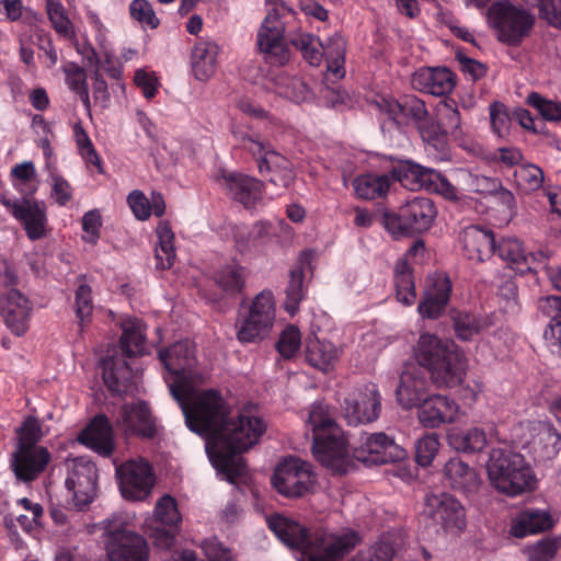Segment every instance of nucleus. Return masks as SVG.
<instances>
[{
  "mask_svg": "<svg viewBox=\"0 0 561 561\" xmlns=\"http://www.w3.org/2000/svg\"><path fill=\"white\" fill-rule=\"evenodd\" d=\"M517 190L524 194H530L542 187L545 174L540 167L526 163L517 167L513 174Z\"/></svg>",
  "mask_w": 561,
  "mask_h": 561,
  "instance_id": "nucleus-46",
  "label": "nucleus"
},
{
  "mask_svg": "<svg viewBox=\"0 0 561 561\" xmlns=\"http://www.w3.org/2000/svg\"><path fill=\"white\" fill-rule=\"evenodd\" d=\"M339 358V351L328 341L309 339L306 344V360L321 371L333 369Z\"/></svg>",
  "mask_w": 561,
  "mask_h": 561,
  "instance_id": "nucleus-41",
  "label": "nucleus"
},
{
  "mask_svg": "<svg viewBox=\"0 0 561 561\" xmlns=\"http://www.w3.org/2000/svg\"><path fill=\"white\" fill-rule=\"evenodd\" d=\"M425 512L430 518L446 531H461L466 526V514L461 503L451 494L440 492L428 494Z\"/></svg>",
  "mask_w": 561,
  "mask_h": 561,
  "instance_id": "nucleus-21",
  "label": "nucleus"
},
{
  "mask_svg": "<svg viewBox=\"0 0 561 561\" xmlns=\"http://www.w3.org/2000/svg\"><path fill=\"white\" fill-rule=\"evenodd\" d=\"M433 169L424 168L412 161H399L389 171L392 176L391 182H399L403 187L410 191L426 190L427 176L432 173Z\"/></svg>",
  "mask_w": 561,
  "mask_h": 561,
  "instance_id": "nucleus-38",
  "label": "nucleus"
},
{
  "mask_svg": "<svg viewBox=\"0 0 561 561\" xmlns=\"http://www.w3.org/2000/svg\"><path fill=\"white\" fill-rule=\"evenodd\" d=\"M417 128L422 139L438 151L442 158L448 154V137L450 135L437 122H430L427 118Z\"/></svg>",
  "mask_w": 561,
  "mask_h": 561,
  "instance_id": "nucleus-50",
  "label": "nucleus"
},
{
  "mask_svg": "<svg viewBox=\"0 0 561 561\" xmlns=\"http://www.w3.org/2000/svg\"><path fill=\"white\" fill-rule=\"evenodd\" d=\"M490 186V192L495 197L499 205L503 207V210L510 218L517 215V203L514 194L502 185V182L497 179L484 178Z\"/></svg>",
  "mask_w": 561,
  "mask_h": 561,
  "instance_id": "nucleus-58",
  "label": "nucleus"
},
{
  "mask_svg": "<svg viewBox=\"0 0 561 561\" xmlns=\"http://www.w3.org/2000/svg\"><path fill=\"white\" fill-rule=\"evenodd\" d=\"M115 424L126 436L151 439L157 434L156 419L148 403L142 400L123 404L118 410Z\"/></svg>",
  "mask_w": 561,
  "mask_h": 561,
  "instance_id": "nucleus-20",
  "label": "nucleus"
},
{
  "mask_svg": "<svg viewBox=\"0 0 561 561\" xmlns=\"http://www.w3.org/2000/svg\"><path fill=\"white\" fill-rule=\"evenodd\" d=\"M79 440L100 456L110 457L114 450V434L108 417L104 414L95 415L79 434Z\"/></svg>",
  "mask_w": 561,
  "mask_h": 561,
  "instance_id": "nucleus-32",
  "label": "nucleus"
},
{
  "mask_svg": "<svg viewBox=\"0 0 561 561\" xmlns=\"http://www.w3.org/2000/svg\"><path fill=\"white\" fill-rule=\"evenodd\" d=\"M436 217L434 203L427 197H414L398 211L385 210L381 224L396 239L428 230Z\"/></svg>",
  "mask_w": 561,
  "mask_h": 561,
  "instance_id": "nucleus-10",
  "label": "nucleus"
},
{
  "mask_svg": "<svg viewBox=\"0 0 561 561\" xmlns=\"http://www.w3.org/2000/svg\"><path fill=\"white\" fill-rule=\"evenodd\" d=\"M428 389L427 373L423 368H407L402 371L396 389L397 401L403 409L416 408L427 397Z\"/></svg>",
  "mask_w": 561,
  "mask_h": 561,
  "instance_id": "nucleus-27",
  "label": "nucleus"
},
{
  "mask_svg": "<svg viewBox=\"0 0 561 561\" xmlns=\"http://www.w3.org/2000/svg\"><path fill=\"white\" fill-rule=\"evenodd\" d=\"M486 469L494 488L508 496L530 492L536 485L530 465L522 454L510 448H493Z\"/></svg>",
  "mask_w": 561,
  "mask_h": 561,
  "instance_id": "nucleus-6",
  "label": "nucleus"
},
{
  "mask_svg": "<svg viewBox=\"0 0 561 561\" xmlns=\"http://www.w3.org/2000/svg\"><path fill=\"white\" fill-rule=\"evenodd\" d=\"M271 482L283 496L298 499L312 491L317 479L311 463L297 457H288L277 465Z\"/></svg>",
  "mask_w": 561,
  "mask_h": 561,
  "instance_id": "nucleus-14",
  "label": "nucleus"
},
{
  "mask_svg": "<svg viewBox=\"0 0 561 561\" xmlns=\"http://www.w3.org/2000/svg\"><path fill=\"white\" fill-rule=\"evenodd\" d=\"M268 9L256 35V45L265 62L284 66L290 51L285 38L286 25L296 18V11L283 0H266Z\"/></svg>",
  "mask_w": 561,
  "mask_h": 561,
  "instance_id": "nucleus-7",
  "label": "nucleus"
},
{
  "mask_svg": "<svg viewBox=\"0 0 561 561\" xmlns=\"http://www.w3.org/2000/svg\"><path fill=\"white\" fill-rule=\"evenodd\" d=\"M439 447L438 437L435 433L427 434L415 444V460L422 467H427L434 460Z\"/></svg>",
  "mask_w": 561,
  "mask_h": 561,
  "instance_id": "nucleus-60",
  "label": "nucleus"
},
{
  "mask_svg": "<svg viewBox=\"0 0 561 561\" xmlns=\"http://www.w3.org/2000/svg\"><path fill=\"white\" fill-rule=\"evenodd\" d=\"M426 191L437 193L448 201L458 199L457 187L454 186L444 174L434 169L427 176Z\"/></svg>",
  "mask_w": 561,
  "mask_h": 561,
  "instance_id": "nucleus-61",
  "label": "nucleus"
},
{
  "mask_svg": "<svg viewBox=\"0 0 561 561\" xmlns=\"http://www.w3.org/2000/svg\"><path fill=\"white\" fill-rule=\"evenodd\" d=\"M220 181L227 194L247 209L254 208L262 201L264 183L253 176L222 171Z\"/></svg>",
  "mask_w": 561,
  "mask_h": 561,
  "instance_id": "nucleus-25",
  "label": "nucleus"
},
{
  "mask_svg": "<svg viewBox=\"0 0 561 561\" xmlns=\"http://www.w3.org/2000/svg\"><path fill=\"white\" fill-rule=\"evenodd\" d=\"M129 13L133 19L150 28H157L160 24L152 5L147 0H133L129 4Z\"/></svg>",
  "mask_w": 561,
  "mask_h": 561,
  "instance_id": "nucleus-62",
  "label": "nucleus"
},
{
  "mask_svg": "<svg viewBox=\"0 0 561 561\" xmlns=\"http://www.w3.org/2000/svg\"><path fill=\"white\" fill-rule=\"evenodd\" d=\"M391 175L387 173H364L357 175L353 181V188L360 199L373 201L385 197L391 185Z\"/></svg>",
  "mask_w": 561,
  "mask_h": 561,
  "instance_id": "nucleus-39",
  "label": "nucleus"
},
{
  "mask_svg": "<svg viewBox=\"0 0 561 561\" xmlns=\"http://www.w3.org/2000/svg\"><path fill=\"white\" fill-rule=\"evenodd\" d=\"M276 84L278 87V93L295 103L308 102L313 99L311 88L302 78L280 76Z\"/></svg>",
  "mask_w": 561,
  "mask_h": 561,
  "instance_id": "nucleus-47",
  "label": "nucleus"
},
{
  "mask_svg": "<svg viewBox=\"0 0 561 561\" xmlns=\"http://www.w3.org/2000/svg\"><path fill=\"white\" fill-rule=\"evenodd\" d=\"M343 411L350 425L376 421L381 412V396L377 385L368 382L353 391L345 399Z\"/></svg>",
  "mask_w": 561,
  "mask_h": 561,
  "instance_id": "nucleus-19",
  "label": "nucleus"
},
{
  "mask_svg": "<svg viewBox=\"0 0 561 561\" xmlns=\"http://www.w3.org/2000/svg\"><path fill=\"white\" fill-rule=\"evenodd\" d=\"M158 245L156 248L157 268L169 270L175 260L174 233L167 221L159 222L157 227Z\"/></svg>",
  "mask_w": 561,
  "mask_h": 561,
  "instance_id": "nucleus-45",
  "label": "nucleus"
},
{
  "mask_svg": "<svg viewBox=\"0 0 561 561\" xmlns=\"http://www.w3.org/2000/svg\"><path fill=\"white\" fill-rule=\"evenodd\" d=\"M488 18L497 31L499 41L510 46L520 45L530 35L536 22L528 9L510 1L494 2L489 8Z\"/></svg>",
  "mask_w": 561,
  "mask_h": 561,
  "instance_id": "nucleus-12",
  "label": "nucleus"
},
{
  "mask_svg": "<svg viewBox=\"0 0 561 561\" xmlns=\"http://www.w3.org/2000/svg\"><path fill=\"white\" fill-rule=\"evenodd\" d=\"M538 443L543 456L552 458L561 450V434L550 423H543L539 428Z\"/></svg>",
  "mask_w": 561,
  "mask_h": 561,
  "instance_id": "nucleus-59",
  "label": "nucleus"
},
{
  "mask_svg": "<svg viewBox=\"0 0 561 561\" xmlns=\"http://www.w3.org/2000/svg\"><path fill=\"white\" fill-rule=\"evenodd\" d=\"M62 70L68 88L80 98L87 108H90V96L84 69L71 61L68 62Z\"/></svg>",
  "mask_w": 561,
  "mask_h": 561,
  "instance_id": "nucleus-49",
  "label": "nucleus"
},
{
  "mask_svg": "<svg viewBox=\"0 0 561 561\" xmlns=\"http://www.w3.org/2000/svg\"><path fill=\"white\" fill-rule=\"evenodd\" d=\"M307 426L312 431V454L324 467L346 473L351 466L350 443L321 402L310 407Z\"/></svg>",
  "mask_w": 561,
  "mask_h": 561,
  "instance_id": "nucleus-3",
  "label": "nucleus"
},
{
  "mask_svg": "<svg viewBox=\"0 0 561 561\" xmlns=\"http://www.w3.org/2000/svg\"><path fill=\"white\" fill-rule=\"evenodd\" d=\"M179 531V526H168L160 523H154L150 527V537L153 545L161 549H170L175 543V537Z\"/></svg>",
  "mask_w": 561,
  "mask_h": 561,
  "instance_id": "nucleus-63",
  "label": "nucleus"
},
{
  "mask_svg": "<svg viewBox=\"0 0 561 561\" xmlns=\"http://www.w3.org/2000/svg\"><path fill=\"white\" fill-rule=\"evenodd\" d=\"M233 137L239 141L240 147L253 157L259 172L268 183L280 188H287L293 183L295 173L291 163L276 151L270 141L242 130H233Z\"/></svg>",
  "mask_w": 561,
  "mask_h": 561,
  "instance_id": "nucleus-8",
  "label": "nucleus"
},
{
  "mask_svg": "<svg viewBox=\"0 0 561 561\" xmlns=\"http://www.w3.org/2000/svg\"><path fill=\"white\" fill-rule=\"evenodd\" d=\"M16 448L42 447L38 445V442L43 438L44 433L42 424L36 416L30 415L25 417L21 426L16 430Z\"/></svg>",
  "mask_w": 561,
  "mask_h": 561,
  "instance_id": "nucleus-53",
  "label": "nucleus"
},
{
  "mask_svg": "<svg viewBox=\"0 0 561 561\" xmlns=\"http://www.w3.org/2000/svg\"><path fill=\"white\" fill-rule=\"evenodd\" d=\"M176 401L188 430L206 438L213 466L234 483L244 472L243 459L236 456L257 444L266 431L259 405L245 402L232 413L229 402L216 389H193Z\"/></svg>",
  "mask_w": 561,
  "mask_h": 561,
  "instance_id": "nucleus-1",
  "label": "nucleus"
},
{
  "mask_svg": "<svg viewBox=\"0 0 561 561\" xmlns=\"http://www.w3.org/2000/svg\"><path fill=\"white\" fill-rule=\"evenodd\" d=\"M218 45L207 38H198L192 48L191 66L194 77L206 81L214 76L217 66Z\"/></svg>",
  "mask_w": 561,
  "mask_h": 561,
  "instance_id": "nucleus-37",
  "label": "nucleus"
},
{
  "mask_svg": "<svg viewBox=\"0 0 561 561\" xmlns=\"http://www.w3.org/2000/svg\"><path fill=\"white\" fill-rule=\"evenodd\" d=\"M415 357L437 387L454 388L462 382L466 358L453 341L424 333L417 341Z\"/></svg>",
  "mask_w": 561,
  "mask_h": 561,
  "instance_id": "nucleus-4",
  "label": "nucleus"
},
{
  "mask_svg": "<svg viewBox=\"0 0 561 561\" xmlns=\"http://www.w3.org/2000/svg\"><path fill=\"white\" fill-rule=\"evenodd\" d=\"M506 266L520 275L533 271L535 256L525 251L522 242L515 238H501L496 240L494 253Z\"/></svg>",
  "mask_w": 561,
  "mask_h": 561,
  "instance_id": "nucleus-36",
  "label": "nucleus"
},
{
  "mask_svg": "<svg viewBox=\"0 0 561 561\" xmlns=\"http://www.w3.org/2000/svg\"><path fill=\"white\" fill-rule=\"evenodd\" d=\"M144 323L138 319H128L122 324V355L106 356L102 359V378L112 396L126 393L134 379V369L126 358L145 353L146 335Z\"/></svg>",
  "mask_w": 561,
  "mask_h": 561,
  "instance_id": "nucleus-5",
  "label": "nucleus"
},
{
  "mask_svg": "<svg viewBox=\"0 0 561 561\" xmlns=\"http://www.w3.org/2000/svg\"><path fill=\"white\" fill-rule=\"evenodd\" d=\"M301 345V334L297 327L287 325L276 343V350L285 359L293 358Z\"/></svg>",
  "mask_w": 561,
  "mask_h": 561,
  "instance_id": "nucleus-56",
  "label": "nucleus"
},
{
  "mask_svg": "<svg viewBox=\"0 0 561 561\" xmlns=\"http://www.w3.org/2000/svg\"><path fill=\"white\" fill-rule=\"evenodd\" d=\"M305 273L301 266L290 271L289 282L286 287V299L284 302L285 310L294 316L299 310V305L305 298L306 288L304 285Z\"/></svg>",
  "mask_w": 561,
  "mask_h": 561,
  "instance_id": "nucleus-48",
  "label": "nucleus"
},
{
  "mask_svg": "<svg viewBox=\"0 0 561 561\" xmlns=\"http://www.w3.org/2000/svg\"><path fill=\"white\" fill-rule=\"evenodd\" d=\"M453 290V284L446 274L427 277L417 311L423 318L438 319L445 311Z\"/></svg>",
  "mask_w": 561,
  "mask_h": 561,
  "instance_id": "nucleus-23",
  "label": "nucleus"
},
{
  "mask_svg": "<svg viewBox=\"0 0 561 561\" xmlns=\"http://www.w3.org/2000/svg\"><path fill=\"white\" fill-rule=\"evenodd\" d=\"M443 476L453 490L463 494L477 492L481 483L478 471L458 457L445 463Z\"/></svg>",
  "mask_w": 561,
  "mask_h": 561,
  "instance_id": "nucleus-35",
  "label": "nucleus"
},
{
  "mask_svg": "<svg viewBox=\"0 0 561 561\" xmlns=\"http://www.w3.org/2000/svg\"><path fill=\"white\" fill-rule=\"evenodd\" d=\"M437 123L454 138L461 134L460 113L454 99L447 98L440 102Z\"/></svg>",
  "mask_w": 561,
  "mask_h": 561,
  "instance_id": "nucleus-52",
  "label": "nucleus"
},
{
  "mask_svg": "<svg viewBox=\"0 0 561 561\" xmlns=\"http://www.w3.org/2000/svg\"><path fill=\"white\" fill-rule=\"evenodd\" d=\"M417 408L421 424L428 428L454 422L459 409L454 400L442 394L427 396Z\"/></svg>",
  "mask_w": 561,
  "mask_h": 561,
  "instance_id": "nucleus-30",
  "label": "nucleus"
},
{
  "mask_svg": "<svg viewBox=\"0 0 561 561\" xmlns=\"http://www.w3.org/2000/svg\"><path fill=\"white\" fill-rule=\"evenodd\" d=\"M66 488L72 493L75 504L83 507L90 504L98 489V469L95 463L87 456L68 459Z\"/></svg>",
  "mask_w": 561,
  "mask_h": 561,
  "instance_id": "nucleus-17",
  "label": "nucleus"
},
{
  "mask_svg": "<svg viewBox=\"0 0 561 561\" xmlns=\"http://www.w3.org/2000/svg\"><path fill=\"white\" fill-rule=\"evenodd\" d=\"M353 458L367 465H382L401 461L407 450L382 432L363 433L352 447Z\"/></svg>",
  "mask_w": 561,
  "mask_h": 561,
  "instance_id": "nucleus-16",
  "label": "nucleus"
},
{
  "mask_svg": "<svg viewBox=\"0 0 561 561\" xmlns=\"http://www.w3.org/2000/svg\"><path fill=\"white\" fill-rule=\"evenodd\" d=\"M323 58L327 61L329 76L342 79L345 76L346 42L340 33H334L322 43Z\"/></svg>",
  "mask_w": 561,
  "mask_h": 561,
  "instance_id": "nucleus-40",
  "label": "nucleus"
},
{
  "mask_svg": "<svg viewBox=\"0 0 561 561\" xmlns=\"http://www.w3.org/2000/svg\"><path fill=\"white\" fill-rule=\"evenodd\" d=\"M486 434L483 430L472 427L466 431L453 432L448 435V443L457 451L474 454L486 446Z\"/></svg>",
  "mask_w": 561,
  "mask_h": 561,
  "instance_id": "nucleus-44",
  "label": "nucleus"
},
{
  "mask_svg": "<svg viewBox=\"0 0 561 561\" xmlns=\"http://www.w3.org/2000/svg\"><path fill=\"white\" fill-rule=\"evenodd\" d=\"M32 310V301L16 288L0 294V313L13 335L20 337L26 334Z\"/></svg>",
  "mask_w": 561,
  "mask_h": 561,
  "instance_id": "nucleus-22",
  "label": "nucleus"
},
{
  "mask_svg": "<svg viewBox=\"0 0 561 561\" xmlns=\"http://www.w3.org/2000/svg\"><path fill=\"white\" fill-rule=\"evenodd\" d=\"M115 476L122 496L131 501L145 500L156 481L152 466L144 458L115 462Z\"/></svg>",
  "mask_w": 561,
  "mask_h": 561,
  "instance_id": "nucleus-15",
  "label": "nucleus"
},
{
  "mask_svg": "<svg viewBox=\"0 0 561 561\" xmlns=\"http://www.w3.org/2000/svg\"><path fill=\"white\" fill-rule=\"evenodd\" d=\"M527 104L542 116L543 119L550 122L561 121V103L543 99L539 93L531 92L527 96Z\"/></svg>",
  "mask_w": 561,
  "mask_h": 561,
  "instance_id": "nucleus-57",
  "label": "nucleus"
},
{
  "mask_svg": "<svg viewBox=\"0 0 561 561\" xmlns=\"http://www.w3.org/2000/svg\"><path fill=\"white\" fill-rule=\"evenodd\" d=\"M94 309L92 289L87 284H81L75 291V313L81 329L91 321Z\"/></svg>",
  "mask_w": 561,
  "mask_h": 561,
  "instance_id": "nucleus-54",
  "label": "nucleus"
},
{
  "mask_svg": "<svg viewBox=\"0 0 561 561\" xmlns=\"http://www.w3.org/2000/svg\"><path fill=\"white\" fill-rule=\"evenodd\" d=\"M154 523L168 526H180L182 520L178 504L171 495H163L154 507Z\"/></svg>",
  "mask_w": 561,
  "mask_h": 561,
  "instance_id": "nucleus-55",
  "label": "nucleus"
},
{
  "mask_svg": "<svg viewBox=\"0 0 561 561\" xmlns=\"http://www.w3.org/2000/svg\"><path fill=\"white\" fill-rule=\"evenodd\" d=\"M290 43L302 55L304 59L310 66H319L323 59L322 42L319 37L311 34H300L291 38Z\"/></svg>",
  "mask_w": 561,
  "mask_h": 561,
  "instance_id": "nucleus-51",
  "label": "nucleus"
},
{
  "mask_svg": "<svg viewBox=\"0 0 561 561\" xmlns=\"http://www.w3.org/2000/svg\"><path fill=\"white\" fill-rule=\"evenodd\" d=\"M449 318L456 337L461 341H471L474 336L486 332L495 325L497 320L494 312L482 314L460 309H451Z\"/></svg>",
  "mask_w": 561,
  "mask_h": 561,
  "instance_id": "nucleus-29",
  "label": "nucleus"
},
{
  "mask_svg": "<svg viewBox=\"0 0 561 561\" xmlns=\"http://www.w3.org/2000/svg\"><path fill=\"white\" fill-rule=\"evenodd\" d=\"M0 202L22 225L30 240L36 241L46 236L48 218L44 202L30 197L11 199L5 196H2Z\"/></svg>",
  "mask_w": 561,
  "mask_h": 561,
  "instance_id": "nucleus-18",
  "label": "nucleus"
},
{
  "mask_svg": "<svg viewBox=\"0 0 561 561\" xmlns=\"http://www.w3.org/2000/svg\"><path fill=\"white\" fill-rule=\"evenodd\" d=\"M411 83L415 90L442 96L454 90L456 76L446 67L421 68L413 73Z\"/></svg>",
  "mask_w": 561,
  "mask_h": 561,
  "instance_id": "nucleus-31",
  "label": "nucleus"
},
{
  "mask_svg": "<svg viewBox=\"0 0 561 561\" xmlns=\"http://www.w3.org/2000/svg\"><path fill=\"white\" fill-rule=\"evenodd\" d=\"M51 455L46 447L16 448L12 454L11 468L19 481L32 482L47 468Z\"/></svg>",
  "mask_w": 561,
  "mask_h": 561,
  "instance_id": "nucleus-26",
  "label": "nucleus"
},
{
  "mask_svg": "<svg viewBox=\"0 0 561 561\" xmlns=\"http://www.w3.org/2000/svg\"><path fill=\"white\" fill-rule=\"evenodd\" d=\"M103 543L108 561H148L150 550L144 536L123 524L108 522Z\"/></svg>",
  "mask_w": 561,
  "mask_h": 561,
  "instance_id": "nucleus-13",
  "label": "nucleus"
},
{
  "mask_svg": "<svg viewBox=\"0 0 561 561\" xmlns=\"http://www.w3.org/2000/svg\"><path fill=\"white\" fill-rule=\"evenodd\" d=\"M247 268L236 261L221 266L214 275L216 285L229 296L241 294L245 287Z\"/></svg>",
  "mask_w": 561,
  "mask_h": 561,
  "instance_id": "nucleus-42",
  "label": "nucleus"
},
{
  "mask_svg": "<svg viewBox=\"0 0 561 561\" xmlns=\"http://www.w3.org/2000/svg\"><path fill=\"white\" fill-rule=\"evenodd\" d=\"M159 358L167 370L164 380L172 397L175 400H181L190 390H193L196 365L193 346L188 341L175 342L170 347L160 351Z\"/></svg>",
  "mask_w": 561,
  "mask_h": 561,
  "instance_id": "nucleus-11",
  "label": "nucleus"
},
{
  "mask_svg": "<svg viewBox=\"0 0 561 561\" xmlns=\"http://www.w3.org/2000/svg\"><path fill=\"white\" fill-rule=\"evenodd\" d=\"M397 299L407 306L414 304L416 299L415 283L412 267L407 260H398L393 275Z\"/></svg>",
  "mask_w": 561,
  "mask_h": 561,
  "instance_id": "nucleus-43",
  "label": "nucleus"
},
{
  "mask_svg": "<svg viewBox=\"0 0 561 561\" xmlns=\"http://www.w3.org/2000/svg\"><path fill=\"white\" fill-rule=\"evenodd\" d=\"M539 16L550 26L561 30V0H537Z\"/></svg>",
  "mask_w": 561,
  "mask_h": 561,
  "instance_id": "nucleus-64",
  "label": "nucleus"
},
{
  "mask_svg": "<svg viewBox=\"0 0 561 561\" xmlns=\"http://www.w3.org/2000/svg\"><path fill=\"white\" fill-rule=\"evenodd\" d=\"M237 323V337L239 342L259 343L265 340L274 325L276 318V302L274 294L270 289H263L253 297L245 307Z\"/></svg>",
  "mask_w": 561,
  "mask_h": 561,
  "instance_id": "nucleus-9",
  "label": "nucleus"
},
{
  "mask_svg": "<svg viewBox=\"0 0 561 561\" xmlns=\"http://www.w3.org/2000/svg\"><path fill=\"white\" fill-rule=\"evenodd\" d=\"M376 104L381 113L398 125L412 121L419 127L428 118L425 102L413 94L403 95L399 100L380 98Z\"/></svg>",
  "mask_w": 561,
  "mask_h": 561,
  "instance_id": "nucleus-24",
  "label": "nucleus"
},
{
  "mask_svg": "<svg viewBox=\"0 0 561 561\" xmlns=\"http://www.w3.org/2000/svg\"><path fill=\"white\" fill-rule=\"evenodd\" d=\"M459 241L462 245L463 255L476 262H484L491 257L496 243L494 232L479 225L463 228Z\"/></svg>",
  "mask_w": 561,
  "mask_h": 561,
  "instance_id": "nucleus-28",
  "label": "nucleus"
},
{
  "mask_svg": "<svg viewBox=\"0 0 561 561\" xmlns=\"http://www.w3.org/2000/svg\"><path fill=\"white\" fill-rule=\"evenodd\" d=\"M274 227L268 220L255 221L252 226H240L233 230V241L240 254L261 252L273 238Z\"/></svg>",
  "mask_w": 561,
  "mask_h": 561,
  "instance_id": "nucleus-33",
  "label": "nucleus"
},
{
  "mask_svg": "<svg viewBox=\"0 0 561 561\" xmlns=\"http://www.w3.org/2000/svg\"><path fill=\"white\" fill-rule=\"evenodd\" d=\"M267 526L282 542L298 550L306 561H341L360 540L353 530L342 535L323 529L311 533L304 525L279 514L270 516Z\"/></svg>",
  "mask_w": 561,
  "mask_h": 561,
  "instance_id": "nucleus-2",
  "label": "nucleus"
},
{
  "mask_svg": "<svg viewBox=\"0 0 561 561\" xmlns=\"http://www.w3.org/2000/svg\"><path fill=\"white\" fill-rule=\"evenodd\" d=\"M553 525L554 520L549 511L527 507L512 519L510 534L515 538H524L550 530Z\"/></svg>",
  "mask_w": 561,
  "mask_h": 561,
  "instance_id": "nucleus-34",
  "label": "nucleus"
}]
</instances>
